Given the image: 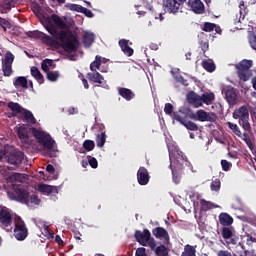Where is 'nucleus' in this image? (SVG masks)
I'll use <instances>...</instances> for the list:
<instances>
[{
  "mask_svg": "<svg viewBox=\"0 0 256 256\" xmlns=\"http://www.w3.org/2000/svg\"><path fill=\"white\" fill-rule=\"evenodd\" d=\"M50 19L53 22H43L42 25L51 36L44 32L34 31L30 32V37L42 40V43L50 48L59 49L61 47L65 53H77L80 45L79 37L66 31L68 25L58 14H51Z\"/></svg>",
  "mask_w": 256,
  "mask_h": 256,
  "instance_id": "obj_1",
  "label": "nucleus"
},
{
  "mask_svg": "<svg viewBox=\"0 0 256 256\" xmlns=\"http://www.w3.org/2000/svg\"><path fill=\"white\" fill-rule=\"evenodd\" d=\"M170 161L173 180L178 185L181 182V177L184 175V168L189 166L188 158L184 157L183 152H176L170 154Z\"/></svg>",
  "mask_w": 256,
  "mask_h": 256,
  "instance_id": "obj_2",
  "label": "nucleus"
},
{
  "mask_svg": "<svg viewBox=\"0 0 256 256\" xmlns=\"http://www.w3.org/2000/svg\"><path fill=\"white\" fill-rule=\"evenodd\" d=\"M182 114L180 115L186 121L187 118L192 119L193 121L198 122H216L217 115L215 113H207L205 110H197L196 113L190 108H182L179 110Z\"/></svg>",
  "mask_w": 256,
  "mask_h": 256,
  "instance_id": "obj_3",
  "label": "nucleus"
},
{
  "mask_svg": "<svg viewBox=\"0 0 256 256\" xmlns=\"http://www.w3.org/2000/svg\"><path fill=\"white\" fill-rule=\"evenodd\" d=\"M7 107L12 111L11 117H17L18 114H21V119L23 122H26L28 124L37 123V119L33 115L32 111L22 108V106L18 104V102L10 101L8 102Z\"/></svg>",
  "mask_w": 256,
  "mask_h": 256,
  "instance_id": "obj_4",
  "label": "nucleus"
},
{
  "mask_svg": "<svg viewBox=\"0 0 256 256\" xmlns=\"http://www.w3.org/2000/svg\"><path fill=\"white\" fill-rule=\"evenodd\" d=\"M31 132L38 143H40L47 151L57 152V149H55L57 148L56 142L49 133H45L43 130L37 128H31Z\"/></svg>",
  "mask_w": 256,
  "mask_h": 256,
  "instance_id": "obj_5",
  "label": "nucleus"
},
{
  "mask_svg": "<svg viewBox=\"0 0 256 256\" xmlns=\"http://www.w3.org/2000/svg\"><path fill=\"white\" fill-rule=\"evenodd\" d=\"M254 62L252 60H244L240 61L239 64L236 65L238 78L242 81H248L253 76V72L251 70Z\"/></svg>",
  "mask_w": 256,
  "mask_h": 256,
  "instance_id": "obj_6",
  "label": "nucleus"
},
{
  "mask_svg": "<svg viewBox=\"0 0 256 256\" xmlns=\"http://www.w3.org/2000/svg\"><path fill=\"white\" fill-rule=\"evenodd\" d=\"M7 197L11 201H16L27 205L29 203V191L25 187H13L7 192Z\"/></svg>",
  "mask_w": 256,
  "mask_h": 256,
  "instance_id": "obj_7",
  "label": "nucleus"
},
{
  "mask_svg": "<svg viewBox=\"0 0 256 256\" xmlns=\"http://www.w3.org/2000/svg\"><path fill=\"white\" fill-rule=\"evenodd\" d=\"M29 235V230L25 224V222L22 220L21 217H18L15 222L14 227V237L18 241H23L26 239V237Z\"/></svg>",
  "mask_w": 256,
  "mask_h": 256,
  "instance_id": "obj_8",
  "label": "nucleus"
},
{
  "mask_svg": "<svg viewBox=\"0 0 256 256\" xmlns=\"http://www.w3.org/2000/svg\"><path fill=\"white\" fill-rule=\"evenodd\" d=\"M12 214L8 210H0V224L6 231H11L12 227Z\"/></svg>",
  "mask_w": 256,
  "mask_h": 256,
  "instance_id": "obj_9",
  "label": "nucleus"
},
{
  "mask_svg": "<svg viewBox=\"0 0 256 256\" xmlns=\"http://www.w3.org/2000/svg\"><path fill=\"white\" fill-rule=\"evenodd\" d=\"M24 156V153L21 152L20 150H16L9 154L7 162L10 163V165L14 166L11 167L12 170H15V168H18L21 165Z\"/></svg>",
  "mask_w": 256,
  "mask_h": 256,
  "instance_id": "obj_10",
  "label": "nucleus"
},
{
  "mask_svg": "<svg viewBox=\"0 0 256 256\" xmlns=\"http://www.w3.org/2000/svg\"><path fill=\"white\" fill-rule=\"evenodd\" d=\"M173 119L174 121H177L180 124L184 125V127L189 131H193V132L199 131L198 124L194 123V121L184 120V118L180 116V114L178 113L173 114Z\"/></svg>",
  "mask_w": 256,
  "mask_h": 256,
  "instance_id": "obj_11",
  "label": "nucleus"
},
{
  "mask_svg": "<svg viewBox=\"0 0 256 256\" xmlns=\"http://www.w3.org/2000/svg\"><path fill=\"white\" fill-rule=\"evenodd\" d=\"M134 237L140 245L147 246L148 241L151 239V233L147 228H144L143 232L140 230L135 231Z\"/></svg>",
  "mask_w": 256,
  "mask_h": 256,
  "instance_id": "obj_12",
  "label": "nucleus"
},
{
  "mask_svg": "<svg viewBox=\"0 0 256 256\" xmlns=\"http://www.w3.org/2000/svg\"><path fill=\"white\" fill-rule=\"evenodd\" d=\"M187 6L194 14L202 15L205 12V6L201 0H188Z\"/></svg>",
  "mask_w": 256,
  "mask_h": 256,
  "instance_id": "obj_13",
  "label": "nucleus"
},
{
  "mask_svg": "<svg viewBox=\"0 0 256 256\" xmlns=\"http://www.w3.org/2000/svg\"><path fill=\"white\" fill-rule=\"evenodd\" d=\"M137 180L139 185L146 186L150 181L149 171L145 167H140L137 172Z\"/></svg>",
  "mask_w": 256,
  "mask_h": 256,
  "instance_id": "obj_14",
  "label": "nucleus"
},
{
  "mask_svg": "<svg viewBox=\"0 0 256 256\" xmlns=\"http://www.w3.org/2000/svg\"><path fill=\"white\" fill-rule=\"evenodd\" d=\"M152 234L156 239H163L165 243H169L170 236L169 232L164 227H156L152 229Z\"/></svg>",
  "mask_w": 256,
  "mask_h": 256,
  "instance_id": "obj_15",
  "label": "nucleus"
},
{
  "mask_svg": "<svg viewBox=\"0 0 256 256\" xmlns=\"http://www.w3.org/2000/svg\"><path fill=\"white\" fill-rule=\"evenodd\" d=\"M224 94H225V98L227 99V102L229 104L237 103L238 96L235 92L234 87H230V86L225 87L224 88Z\"/></svg>",
  "mask_w": 256,
  "mask_h": 256,
  "instance_id": "obj_16",
  "label": "nucleus"
},
{
  "mask_svg": "<svg viewBox=\"0 0 256 256\" xmlns=\"http://www.w3.org/2000/svg\"><path fill=\"white\" fill-rule=\"evenodd\" d=\"M18 138L23 144H30L28 128L23 124L17 128Z\"/></svg>",
  "mask_w": 256,
  "mask_h": 256,
  "instance_id": "obj_17",
  "label": "nucleus"
},
{
  "mask_svg": "<svg viewBox=\"0 0 256 256\" xmlns=\"http://www.w3.org/2000/svg\"><path fill=\"white\" fill-rule=\"evenodd\" d=\"M187 100H188L189 103L194 104L195 107H197V108L201 107L203 105L202 95L199 96L194 91L189 92V94L187 95Z\"/></svg>",
  "mask_w": 256,
  "mask_h": 256,
  "instance_id": "obj_18",
  "label": "nucleus"
},
{
  "mask_svg": "<svg viewBox=\"0 0 256 256\" xmlns=\"http://www.w3.org/2000/svg\"><path fill=\"white\" fill-rule=\"evenodd\" d=\"M119 47L123 51V54L130 57L134 55V48L129 46V40L122 38L119 40Z\"/></svg>",
  "mask_w": 256,
  "mask_h": 256,
  "instance_id": "obj_19",
  "label": "nucleus"
},
{
  "mask_svg": "<svg viewBox=\"0 0 256 256\" xmlns=\"http://www.w3.org/2000/svg\"><path fill=\"white\" fill-rule=\"evenodd\" d=\"M118 94L120 95V97L127 100V102H130V100H133L135 98L134 92L127 87H118Z\"/></svg>",
  "mask_w": 256,
  "mask_h": 256,
  "instance_id": "obj_20",
  "label": "nucleus"
},
{
  "mask_svg": "<svg viewBox=\"0 0 256 256\" xmlns=\"http://www.w3.org/2000/svg\"><path fill=\"white\" fill-rule=\"evenodd\" d=\"M219 221H220V225H222L224 227H229L233 224L234 218L231 217L230 214H228L226 212H222L219 214Z\"/></svg>",
  "mask_w": 256,
  "mask_h": 256,
  "instance_id": "obj_21",
  "label": "nucleus"
},
{
  "mask_svg": "<svg viewBox=\"0 0 256 256\" xmlns=\"http://www.w3.org/2000/svg\"><path fill=\"white\" fill-rule=\"evenodd\" d=\"M249 114V110L247 109V106H240L239 109H236L233 113L234 119H239V121H242L246 117V115Z\"/></svg>",
  "mask_w": 256,
  "mask_h": 256,
  "instance_id": "obj_22",
  "label": "nucleus"
},
{
  "mask_svg": "<svg viewBox=\"0 0 256 256\" xmlns=\"http://www.w3.org/2000/svg\"><path fill=\"white\" fill-rule=\"evenodd\" d=\"M88 80L92 81L93 83L103 84L104 76L101 75L98 71L96 72H88L87 73Z\"/></svg>",
  "mask_w": 256,
  "mask_h": 256,
  "instance_id": "obj_23",
  "label": "nucleus"
},
{
  "mask_svg": "<svg viewBox=\"0 0 256 256\" xmlns=\"http://www.w3.org/2000/svg\"><path fill=\"white\" fill-rule=\"evenodd\" d=\"M32 77H34L39 84L45 83V77L41 74V71L36 66H32L30 69Z\"/></svg>",
  "mask_w": 256,
  "mask_h": 256,
  "instance_id": "obj_24",
  "label": "nucleus"
},
{
  "mask_svg": "<svg viewBox=\"0 0 256 256\" xmlns=\"http://www.w3.org/2000/svg\"><path fill=\"white\" fill-rule=\"evenodd\" d=\"M38 191L41 193H48V195H52V193L58 192V189L55 186H49V184H39Z\"/></svg>",
  "mask_w": 256,
  "mask_h": 256,
  "instance_id": "obj_25",
  "label": "nucleus"
},
{
  "mask_svg": "<svg viewBox=\"0 0 256 256\" xmlns=\"http://www.w3.org/2000/svg\"><path fill=\"white\" fill-rule=\"evenodd\" d=\"M95 41V35L91 32H85L83 37V44L85 48H89Z\"/></svg>",
  "mask_w": 256,
  "mask_h": 256,
  "instance_id": "obj_26",
  "label": "nucleus"
},
{
  "mask_svg": "<svg viewBox=\"0 0 256 256\" xmlns=\"http://www.w3.org/2000/svg\"><path fill=\"white\" fill-rule=\"evenodd\" d=\"M16 0H3V2L0 4V10L2 12H7L12 9V7L16 6Z\"/></svg>",
  "mask_w": 256,
  "mask_h": 256,
  "instance_id": "obj_27",
  "label": "nucleus"
},
{
  "mask_svg": "<svg viewBox=\"0 0 256 256\" xmlns=\"http://www.w3.org/2000/svg\"><path fill=\"white\" fill-rule=\"evenodd\" d=\"M28 203H26V206H33V205H40L41 199L37 196L36 193L30 194L28 191Z\"/></svg>",
  "mask_w": 256,
  "mask_h": 256,
  "instance_id": "obj_28",
  "label": "nucleus"
},
{
  "mask_svg": "<svg viewBox=\"0 0 256 256\" xmlns=\"http://www.w3.org/2000/svg\"><path fill=\"white\" fill-rule=\"evenodd\" d=\"M13 84L15 88H28V80L25 76H18Z\"/></svg>",
  "mask_w": 256,
  "mask_h": 256,
  "instance_id": "obj_29",
  "label": "nucleus"
},
{
  "mask_svg": "<svg viewBox=\"0 0 256 256\" xmlns=\"http://www.w3.org/2000/svg\"><path fill=\"white\" fill-rule=\"evenodd\" d=\"M215 204L209 201H206V199H200V209L204 212H207L209 210L215 209Z\"/></svg>",
  "mask_w": 256,
  "mask_h": 256,
  "instance_id": "obj_30",
  "label": "nucleus"
},
{
  "mask_svg": "<svg viewBox=\"0 0 256 256\" xmlns=\"http://www.w3.org/2000/svg\"><path fill=\"white\" fill-rule=\"evenodd\" d=\"M240 139H242V141L246 143L247 147L253 151L255 145L253 144L251 136L248 133H241Z\"/></svg>",
  "mask_w": 256,
  "mask_h": 256,
  "instance_id": "obj_31",
  "label": "nucleus"
},
{
  "mask_svg": "<svg viewBox=\"0 0 256 256\" xmlns=\"http://www.w3.org/2000/svg\"><path fill=\"white\" fill-rule=\"evenodd\" d=\"M249 118H250V114L247 113L246 116L243 119L239 120V123H240L241 127L246 132H250V130H251Z\"/></svg>",
  "mask_w": 256,
  "mask_h": 256,
  "instance_id": "obj_32",
  "label": "nucleus"
},
{
  "mask_svg": "<svg viewBox=\"0 0 256 256\" xmlns=\"http://www.w3.org/2000/svg\"><path fill=\"white\" fill-rule=\"evenodd\" d=\"M106 141H107V135L105 132H102L96 135L97 147H100V148L104 147Z\"/></svg>",
  "mask_w": 256,
  "mask_h": 256,
  "instance_id": "obj_33",
  "label": "nucleus"
},
{
  "mask_svg": "<svg viewBox=\"0 0 256 256\" xmlns=\"http://www.w3.org/2000/svg\"><path fill=\"white\" fill-rule=\"evenodd\" d=\"M181 256H196V247L192 245H185Z\"/></svg>",
  "mask_w": 256,
  "mask_h": 256,
  "instance_id": "obj_34",
  "label": "nucleus"
},
{
  "mask_svg": "<svg viewBox=\"0 0 256 256\" xmlns=\"http://www.w3.org/2000/svg\"><path fill=\"white\" fill-rule=\"evenodd\" d=\"M239 9H240V12H239V15L240 17L245 20V17L248 15L249 13V8L246 6L245 2L244 1H240L239 3Z\"/></svg>",
  "mask_w": 256,
  "mask_h": 256,
  "instance_id": "obj_35",
  "label": "nucleus"
},
{
  "mask_svg": "<svg viewBox=\"0 0 256 256\" xmlns=\"http://www.w3.org/2000/svg\"><path fill=\"white\" fill-rule=\"evenodd\" d=\"M101 63H102V57L96 56L95 60L92 61V63L90 64V70H92V72H96L97 70H99Z\"/></svg>",
  "mask_w": 256,
  "mask_h": 256,
  "instance_id": "obj_36",
  "label": "nucleus"
},
{
  "mask_svg": "<svg viewBox=\"0 0 256 256\" xmlns=\"http://www.w3.org/2000/svg\"><path fill=\"white\" fill-rule=\"evenodd\" d=\"M228 128L237 136V137H242V132L239 128V126L235 123H231V121L227 122Z\"/></svg>",
  "mask_w": 256,
  "mask_h": 256,
  "instance_id": "obj_37",
  "label": "nucleus"
},
{
  "mask_svg": "<svg viewBox=\"0 0 256 256\" xmlns=\"http://www.w3.org/2000/svg\"><path fill=\"white\" fill-rule=\"evenodd\" d=\"M155 254L157 256H167L169 255V251L165 245H159L155 248Z\"/></svg>",
  "mask_w": 256,
  "mask_h": 256,
  "instance_id": "obj_38",
  "label": "nucleus"
},
{
  "mask_svg": "<svg viewBox=\"0 0 256 256\" xmlns=\"http://www.w3.org/2000/svg\"><path fill=\"white\" fill-rule=\"evenodd\" d=\"M215 100L214 92H205L202 94V103H211Z\"/></svg>",
  "mask_w": 256,
  "mask_h": 256,
  "instance_id": "obj_39",
  "label": "nucleus"
},
{
  "mask_svg": "<svg viewBox=\"0 0 256 256\" xmlns=\"http://www.w3.org/2000/svg\"><path fill=\"white\" fill-rule=\"evenodd\" d=\"M221 235L223 239L228 240L231 239V237L233 236V231L229 226H225L222 228Z\"/></svg>",
  "mask_w": 256,
  "mask_h": 256,
  "instance_id": "obj_40",
  "label": "nucleus"
},
{
  "mask_svg": "<svg viewBox=\"0 0 256 256\" xmlns=\"http://www.w3.org/2000/svg\"><path fill=\"white\" fill-rule=\"evenodd\" d=\"M248 41L251 48L256 51V33L254 31L248 33Z\"/></svg>",
  "mask_w": 256,
  "mask_h": 256,
  "instance_id": "obj_41",
  "label": "nucleus"
},
{
  "mask_svg": "<svg viewBox=\"0 0 256 256\" xmlns=\"http://www.w3.org/2000/svg\"><path fill=\"white\" fill-rule=\"evenodd\" d=\"M83 148L87 152L93 151V149H95V142H94V140H89V139L84 140Z\"/></svg>",
  "mask_w": 256,
  "mask_h": 256,
  "instance_id": "obj_42",
  "label": "nucleus"
},
{
  "mask_svg": "<svg viewBox=\"0 0 256 256\" xmlns=\"http://www.w3.org/2000/svg\"><path fill=\"white\" fill-rule=\"evenodd\" d=\"M202 68H204V70H207L209 73H213V71H215V64L213 62L204 60L202 61Z\"/></svg>",
  "mask_w": 256,
  "mask_h": 256,
  "instance_id": "obj_43",
  "label": "nucleus"
},
{
  "mask_svg": "<svg viewBox=\"0 0 256 256\" xmlns=\"http://www.w3.org/2000/svg\"><path fill=\"white\" fill-rule=\"evenodd\" d=\"M211 191L218 192L221 188V181L219 178L213 179L210 185Z\"/></svg>",
  "mask_w": 256,
  "mask_h": 256,
  "instance_id": "obj_44",
  "label": "nucleus"
},
{
  "mask_svg": "<svg viewBox=\"0 0 256 256\" xmlns=\"http://www.w3.org/2000/svg\"><path fill=\"white\" fill-rule=\"evenodd\" d=\"M49 66H53V60H51L50 58H46L45 60L42 61V70L45 71V73H48L49 70Z\"/></svg>",
  "mask_w": 256,
  "mask_h": 256,
  "instance_id": "obj_45",
  "label": "nucleus"
},
{
  "mask_svg": "<svg viewBox=\"0 0 256 256\" xmlns=\"http://www.w3.org/2000/svg\"><path fill=\"white\" fill-rule=\"evenodd\" d=\"M65 7L70 11L81 12L83 10V6H81L80 4L67 3L65 4Z\"/></svg>",
  "mask_w": 256,
  "mask_h": 256,
  "instance_id": "obj_46",
  "label": "nucleus"
},
{
  "mask_svg": "<svg viewBox=\"0 0 256 256\" xmlns=\"http://www.w3.org/2000/svg\"><path fill=\"white\" fill-rule=\"evenodd\" d=\"M60 77V74L58 71H48L47 72V75H46V78L50 81H56L58 80V78Z\"/></svg>",
  "mask_w": 256,
  "mask_h": 256,
  "instance_id": "obj_47",
  "label": "nucleus"
},
{
  "mask_svg": "<svg viewBox=\"0 0 256 256\" xmlns=\"http://www.w3.org/2000/svg\"><path fill=\"white\" fill-rule=\"evenodd\" d=\"M12 73H13L12 65H9L6 62H4V64H3V75L5 77H10V75H12Z\"/></svg>",
  "mask_w": 256,
  "mask_h": 256,
  "instance_id": "obj_48",
  "label": "nucleus"
},
{
  "mask_svg": "<svg viewBox=\"0 0 256 256\" xmlns=\"http://www.w3.org/2000/svg\"><path fill=\"white\" fill-rule=\"evenodd\" d=\"M216 27L215 23H211V22H204V26L202 28V30L205 33H211V31H213Z\"/></svg>",
  "mask_w": 256,
  "mask_h": 256,
  "instance_id": "obj_49",
  "label": "nucleus"
},
{
  "mask_svg": "<svg viewBox=\"0 0 256 256\" xmlns=\"http://www.w3.org/2000/svg\"><path fill=\"white\" fill-rule=\"evenodd\" d=\"M221 167H222V170L225 171V172L230 171L231 167H232V163L228 162V160H226V159H222L221 160Z\"/></svg>",
  "mask_w": 256,
  "mask_h": 256,
  "instance_id": "obj_50",
  "label": "nucleus"
},
{
  "mask_svg": "<svg viewBox=\"0 0 256 256\" xmlns=\"http://www.w3.org/2000/svg\"><path fill=\"white\" fill-rule=\"evenodd\" d=\"M173 111H174L173 104H171V102H167V103L165 104V107H164V112H165L167 115H171V114H173Z\"/></svg>",
  "mask_w": 256,
  "mask_h": 256,
  "instance_id": "obj_51",
  "label": "nucleus"
},
{
  "mask_svg": "<svg viewBox=\"0 0 256 256\" xmlns=\"http://www.w3.org/2000/svg\"><path fill=\"white\" fill-rule=\"evenodd\" d=\"M13 61H14V55L12 54V52H6L5 63L12 66Z\"/></svg>",
  "mask_w": 256,
  "mask_h": 256,
  "instance_id": "obj_52",
  "label": "nucleus"
},
{
  "mask_svg": "<svg viewBox=\"0 0 256 256\" xmlns=\"http://www.w3.org/2000/svg\"><path fill=\"white\" fill-rule=\"evenodd\" d=\"M147 245L151 250H155L156 251V246L157 243L155 241V238H153L150 234V239L147 241Z\"/></svg>",
  "mask_w": 256,
  "mask_h": 256,
  "instance_id": "obj_53",
  "label": "nucleus"
},
{
  "mask_svg": "<svg viewBox=\"0 0 256 256\" xmlns=\"http://www.w3.org/2000/svg\"><path fill=\"white\" fill-rule=\"evenodd\" d=\"M28 176L26 174L15 173L14 178L16 181L23 182Z\"/></svg>",
  "mask_w": 256,
  "mask_h": 256,
  "instance_id": "obj_54",
  "label": "nucleus"
},
{
  "mask_svg": "<svg viewBox=\"0 0 256 256\" xmlns=\"http://www.w3.org/2000/svg\"><path fill=\"white\" fill-rule=\"evenodd\" d=\"M31 10L33 11L34 14H40L41 12V7L39 6L38 3H33L31 4Z\"/></svg>",
  "mask_w": 256,
  "mask_h": 256,
  "instance_id": "obj_55",
  "label": "nucleus"
},
{
  "mask_svg": "<svg viewBox=\"0 0 256 256\" xmlns=\"http://www.w3.org/2000/svg\"><path fill=\"white\" fill-rule=\"evenodd\" d=\"M81 13L85 16L92 18L94 17V13L91 10H88V8L82 7Z\"/></svg>",
  "mask_w": 256,
  "mask_h": 256,
  "instance_id": "obj_56",
  "label": "nucleus"
},
{
  "mask_svg": "<svg viewBox=\"0 0 256 256\" xmlns=\"http://www.w3.org/2000/svg\"><path fill=\"white\" fill-rule=\"evenodd\" d=\"M88 163L92 168H98L99 166L98 160L95 157L90 158Z\"/></svg>",
  "mask_w": 256,
  "mask_h": 256,
  "instance_id": "obj_57",
  "label": "nucleus"
},
{
  "mask_svg": "<svg viewBox=\"0 0 256 256\" xmlns=\"http://www.w3.org/2000/svg\"><path fill=\"white\" fill-rule=\"evenodd\" d=\"M42 234H44L47 237V239H53L54 237L53 233H51L47 227L43 229Z\"/></svg>",
  "mask_w": 256,
  "mask_h": 256,
  "instance_id": "obj_58",
  "label": "nucleus"
},
{
  "mask_svg": "<svg viewBox=\"0 0 256 256\" xmlns=\"http://www.w3.org/2000/svg\"><path fill=\"white\" fill-rule=\"evenodd\" d=\"M217 256H232V254L227 250H220L217 252Z\"/></svg>",
  "mask_w": 256,
  "mask_h": 256,
  "instance_id": "obj_59",
  "label": "nucleus"
},
{
  "mask_svg": "<svg viewBox=\"0 0 256 256\" xmlns=\"http://www.w3.org/2000/svg\"><path fill=\"white\" fill-rule=\"evenodd\" d=\"M244 19L241 17L240 13L236 14V16L233 18L234 24H238L239 22H242Z\"/></svg>",
  "mask_w": 256,
  "mask_h": 256,
  "instance_id": "obj_60",
  "label": "nucleus"
},
{
  "mask_svg": "<svg viewBox=\"0 0 256 256\" xmlns=\"http://www.w3.org/2000/svg\"><path fill=\"white\" fill-rule=\"evenodd\" d=\"M55 167L53 164H48L46 165V171L49 172V173H54L55 172Z\"/></svg>",
  "mask_w": 256,
  "mask_h": 256,
  "instance_id": "obj_61",
  "label": "nucleus"
},
{
  "mask_svg": "<svg viewBox=\"0 0 256 256\" xmlns=\"http://www.w3.org/2000/svg\"><path fill=\"white\" fill-rule=\"evenodd\" d=\"M4 25L9 26L10 22L6 20V18L0 17V26L4 27Z\"/></svg>",
  "mask_w": 256,
  "mask_h": 256,
  "instance_id": "obj_62",
  "label": "nucleus"
},
{
  "mask_svg": "<svg viewBox=\"0 0 256 256\" xmlns=\"http://www.w3.org/2000/svg\"><path fill=\"white\" fill-rule=\"evenodd\" d=\"M255 240H256V238H254L253 236H248L247 237V245H251L252 243H254Z\"/></svg>",
  "mask_w": 256,
  "mask_h": 256,
  "instance_id": "obj_63",
  "label": "nucleus"
},
{
  "mask_svg": "<svg viewBox=\"0 0 256 256\" xmlns=\"http://www.w3.org/2000/svg\"><path fill=\"white\" fill-rule=\"evenodd\" d=\"M55 240H56V243H57V244H59V245H64V241L62 240V238H61L59 235H57V236L55 237Z\"/></svg>",
  "mask_w": 256,
  "mask_h": 256,
  "instance_id": "obj_64",
  "label": "nucleus"
}]
</instances>
